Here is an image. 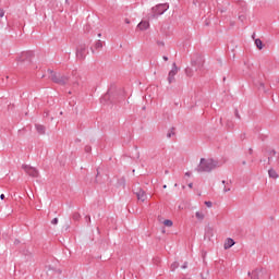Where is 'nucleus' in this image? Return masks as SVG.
I'll list each match as a JSON object with an SVG mask.
<instances>
[{
  "label": "nucleus",
  "mask_w": 279,
  "mask_h": 279,
  "mask_svg": "<svg viewBox=\"0 0 279 279\" xmlns=\"http://www.w3.org/2000/svg\"><path fill=\"white\" fill-rule=\"evenodd\" d=\"M0 199H5V194H1Z\"/></svg>",
  "instance_id": "obj_37"
},
{
  "label": "nucleus",
  "mask_w": 279,
  "mask_h": 279,
  "mask_svg": "<svg viewBox=\"0 0 279 279\" xmlns=\"http://www.w3.org/2000/svg\"><path fill=\"white\" fill-rule=\"evenodd\" d=\"M235 3L236 5H240V8H245V1L243 0H238Z\"/></svg>",
  "instance_id": "obj_24"
},
{
  "label": "nucleus",
  "mask_w": 279,
  "mask_h": 279,
  "mask_svg": "<svg viewBox=\"0 0 279 279\" xmlns=\"http://www.w3.org/2000/svg\"><path fill=\"white\" fill-rule=\"evenodd\" d=\"M48 73L50 74L49 77L51 82H53L54 84H59L60 86H65V84L69 83V76L66 75L58 74L52 70H48Z\"/></svg>",
  "instance_id": "obj_4"
},
{
  "label": "nucleus",
  "mask_w": 279,
  "mask_h": 279,
  "mask_svg": "<svg viewBox=\"0 0 279 279\" xmlns=\"http://www.w3.org/2000/svg\"><path fill=\"white\" fill-rule=\"evenodd\" d=\"M235 117H236L238 119H241V116L239 114V110H235Z\"/></svg>",
  "instance_id": "obj_33"
},
{
  "label": "nucleus",
  "mask_w": 279,
  "mask_h": 279,
  "mask_svg": "<svg viewBox=\"0 0 279 279\" xmlns=\"http://www.w3.org/2000/svg\"><path fill=\"white\" fill-rule=\"evenodd\" d=\"M178 71H180L178 65L175 63L172 64V69H171V71L168 74V82H169V84H173V82H175V75H178Z\"/></svg>",
  "instance_id": "obj_9"
},
{
  "label": "nucleus",
  "mask_w": 279,
  "mask_h": 279,
  "mask_svg": "<svg viewBox=\"0 0 279 279\" xmlns=\"http://www.w3.org/2000/svg\"><path fill=\"white\" fill-rule=\"evenodd\" d=\"M174 186H178V183H175Z\"/></svg>",
  "instance_id": "obj_48"
},
{
  "label": "nucleus",
  "mask_w": 279,
  "mask_h": 279,
  "mask_svg": "<svg viewBox=\"0 0 279 279\" xmlns=\"http://www.w3.org/2000/svg\"><path fill=\"white\" fill-rule=\"evenodd\" d=\"M118 186H125V178H121L120 180H118Z\"/></svg>",
  "instance_id": "obj_23"
},
{
  "label": "nucleus",
  "mask_w": 279,
  "mask_h": 279,
  "mask_svg": "<svg viewBox=\"0 0 279 279\" xmlns=\"http://www.w3.org/2000/svg\"><path fill=\"white\" fill-rule=\"evenodd\" d=\"M243 165H245V161H243Z\"/></svg>",
  "instance_id": "obj_49"
},
{
  "label": "nucleus",
  "mask_w": 279,
  "mask_h": 279,
  "mask_svg": "<svg viewBox=\"0 0 279 279\" xmlns=\"http://www.w3.org/2000/svg\"><path fill=\"white\" fill-rule=\"evenodd\" d=\"M189 267V265L186 263H184V265L182 266V269H186Z\"/></svg>",
  "instance_id": "obj_34"
},
{
  "label": "nucleus",
  "mask_w": 279,
  "mask_h": 279,
  "mask_svg": "<svg viewBox=\"0 0 279 279\" xmlns=\"http://www.w3.org/2000/svg\"><path fill=\"white\" fill-rule=\"evenodd\" d=\"M248 151H250V154H252L254 150H253L252 148H250V150H248Z\"/></svg>",
  "instance_id": "obj_43"
},
{
  "label": "nucleus",
  "mask_w": 279,
  "mask_h": 279,
  "mask_svg": "<svg viewBox=\"0 0 279 279\" xmlns=\"http://www.w3.org/2000/svg\"><path fill=\"white\" fill-rule=\"evenodd\" d=\"M22 169L27 173V175H31V178H38V170L32 166L23 165Z\"/></svg>",
  "instance_id": "obj_7"
},
{
  "label": "nucleus",
  "mask_w": 279,
  "mask_h": 279,
  "mask_svg": "<svg viewBox=\"0 0 279 279\" xmlns=\"http://www.w3.org/2000/svg\"><path fill=\"white\" fill-rule=\"evenodd\" d=\"M228 191H230V189H226V187L223 189L225 193H228Z\"/></svg>",
  "instance_id": "obj_39"
},
{
  "label": "nucleus",
  "mask_w": 279,
  "mask_h": 279,
  "mask_svg": "<svg viewBox=\"0 0 279 279\" xmlns=\"http://www.w3.org/2000/svg\"><path fill=\"white\" fill-rule=\"evenodd\" d=\"M92 53H95V48H90Z\"/></svg>",
  "instance_id": "obj_41"
},
{
  "label": "nucleus",
  "mask_w": 279,
  "mask_h": 279,
  "mask_svg": "<svg viewBox=\"0 0 279 279\" xmlns=\"http://www.w3.org/2000/svg\"><path fill=\"white\" fill-rule=\"evenodd\" d=\"M133 193L138 202H145L147 199V193L141 186L134 187Z\"/></svg>",
  "instance_id": "obj_6"
},
{
  "label": "nucleus",
  "mask_w": 279,
  "mask_h": 279,
  "mask_svg": "<svg viewBox=\"0 0 279 279\" xmlns=\"http://www.w3.org/2000/svg\"><path fill=\"white\" fill-rule=\"evenodd\" d=\"M195 217L198 221H204L205 217H206V211L204 210H198L195 213Z\"/></svg>",
  "instance_id": "obj_13"
},
{
  "label": "nucleus",
  "mask_w": 279,
  "mask_h": 279,
  "mask_svg": "<svg viewBox=\"0 0 279 279\" xmlns=\"http://www.w3.org/2000/svg\"><path fill=\"white\" fill-rule=\"evenodd\" d=\"M163 189H167V185H163Z\"/></svg>",
  "instance_id": "obj_47"
},
{
  "label": "nucleus",
  "mask_w": 279,
  "mask_h": 279,
  "mask_svg": "<svg viewBox=\"0 0 279 279\" xmlns=\"http://www.w3.org/2000/svg\"><path fill=\"white\" fill-rule=\"evenodd\" d=\"M178 267H180V264L178 262H173L170 266V269H171V271H173V270L178 269Z\"/></svg>",
  "instance_id": "obj_22"
},
{
  "label": "nucleus",
  "mask_w": 279,
  "mask_h": 279,
  "mask_svg": "<svg viewBox=\"0 0 279 279\" xmlns=\"http://www.w3.org/2000/svg\"><path fill=\"white\" fill-rule=\"evenodd\" d=\"M189 208V205H179V210H186Z\"/></svg>",
  "instance_id": "obj_26"
},
{
  "label": "nucleus",
  "mask_w": 279,
  "mask_h": 279,
  "mask_svg": "<svg viewBox=\"0 0 279 279\" xmlns=\"http://www.w3.org/2000/svg\"><path fill=\"white\" fill-rule=\"evenodd\" d=\"M270 156H276V150H271Z\"/></svg>",
  "instance_id": "obj_36"
},
{
  "label": "nucleus",
  "mask_w": 279,
  "mask_h": 279,
  "mask_svg": "<svg viewBox=\"0 0 279 279\" xmlns=\"http://www.w3.org/2000/svg\"><path fill=\"white\" fill-rule=\"evenodd\" d=\"M87 54H88V51H86V45H81L76 49V58H77V60H85Z\"/></svg>",
  "instance_id": "obj_8"
},
{
  "label": "nucleus",
  "mask_w": 279,
  "mask_h": 279,
  "mask_svg": "<svg viewBox=\"0 0 279 279\" xmlns=\"http://www.w3.org/2000/svg\"><path fill=\"white\" fill-rule=\"evenodd\" d=\"M222 184H226V181H222Z\"/></svg>",
  "instance_id": "obj_46"
},
{
  "label": "nucleus",
  "mask_w": 279,
  "mask_h": 279,
  "mask_svg": "<svg viewBox=\"0 0 279 279\" xmlns=\"http://www.w3.org/2000/svg\"><path fill=\"white\" fill-rule=\"evenodd\" d=\"M125 23H130V20H125Z\"/></svg>",
  "instance_id": "obj_45"
},
{
  "label": "nucleus",
  "mask_w": 279,
  "mask_h": 279,
  "mask_svg": "<svg viewBox=\"0 0 279 279\" xmlns=\"http://www.w3.org/2000/svg\"><path fill=\"white\" fill-rule=\"evenodd\" d=\"M234 243H235V242H234L233 239L228 238V239L225 241L223 248H225V250H230V247H233Z\"/></svg>",
  "instance_id": "obj_11"
},
{
  "label": "nucleus",
  "mask_w": 279,
  "mask_h": 279,
  "mask_svg": "<svg viewBox=\"0 0 279 279\" xmlns=\"http://www.w3.org/2000/svg\"><path fill=\"white\" fill-rule=\"evenodd\" d=\"M171 136H175V132H173V129L167 133V138H171Z\"/></svg>",
  "instance_id": "obj_25"
},
{
  "label": "nucleus",
  "mask_w": 279,
  "mask_h": 279,
  "mask_svg": "<svg viewBox=\"0 0 279 279\" xmlns=\"http://www.w3.org/2000/svg\"><path fill=\"white\" fill-rule=\"evenodd\" d=\"M191 65L194 66L198 75H204V57H202V54H194L191 60Z\"/></svg>",
  "instance_id": "obj_3"
},
{
  "label": "nucleus",
  "mask_w": 279,
  "mask_h": 279,
  "mask_svg": "<svg viewBox=\"0 0 279 279\" xmlns=\"http://www.w3.org/2000/svg\"><path fill=\"white\" fill-rule=\"evenodd\" d=\"M205 205L207 206V208H213V202L210 201H206Z\"/></svg>",
  "instance_id": "obj_27"
},
{
  "label": "nucleus",
  "mask_w": 279,
  "mask_h": 279,
  "mask_svg": "<svg viewBox=\"0 0 279 279\" xmlns=\"http://www.w3.org/2000/svg\"><path fill=\"white\" fill-rule=\"evenodd\" d=\"M189 189H193V183H190V184H189Z\"/></svg>",
  "instance_id": "obj_40"
},
{
  "label": "nucleus",
  "mask_w": 279,
  "mask_h": 279,
  "mask_svg": "<svg viewBox=\"0 0 279 279\" xmlns=\"http://www.w3.org/2000/svg\"><path fill=\"white\" fill-rule=\"evenodd\" d=\"M16 60L20 66H29L32 60H34V51H24L16 58Z\"/></svg>",
  "instance_id": "obj_2"
},
{
  "label": "nucleus",
  "mask_w": 279,
  "mask_h": 279,
  "mask_svg": "<svg viewBox=\"0 0 279 279\" xmlns=\"http://www.w3.org/2000/svg\"><path fill=\"white\" fill-rule=\"evenodd\" d=\"M162 58H163L165 62H167L169 60V57H167V56H163Z\"/></svg>",
  "instance_id": "obj_35"
},
{
  "label": "nucleus",
  "mask_w": 279,
  "mask_h": 279,
  "mask_svg": "<svg viewBox=\"0 0 279 279\" xmlns=\"http://www.w3.org/2000/svg\"><path fill=\"white\" fill-rule=\"evenodd\" d=\"M259 88H262V90H265V83H259Z\"/></svg>",
  "instance_id": "obj_32"
},
{
  "label": "nucleus",
  "mask_w": 279,
  "mask_h": 279,
  "mask_svg": "<svg viewBox=\"0 0 279 279\" xmlns=\"http://www.w3.org/2000/svg\"><path fill=\"white\" fill-rule=\"evenodd\" d=\"M98 38H101V33L98 34Z\"/></svg>",
  "instance_id": "obj_44"
},
{
  "label": "nucleus",
  "mask_w": 279,
  "mask_h": 279,
  "mask_svg": "<svg viewBox=\"0 0 279 279\" xmlns=\"http://www.w3.org/2000/svg\"><path fill=\"white\" fill-rule=\"evenodd\" d=\"M94 47L96 50H99L104 48V44L101 43V40H97Z\"/></svg>",
  "instance_id": "obj_19"
},
{
  "label": "nucleus",
  "mask_w": 279,
  "mask_h": 279,
  "mask_svg": "<svg viewBox=\"0 0 279 279\" xmlns=\"http://www.w3.org/2000/svg\"><path fill=\"white\" fill-rule=\"evenodd\" d=\"M108 99H110V93L105 94V95L100 98V104H108Z\"/></svg>",
  "instance_id": "obj_17"
},
{
  "label": "nucleus",
  "mask_w": 279,
  "mask_h": 279,
  "mask_svg": "<svg viewBox=\"0 0 279 279\" xmlns=\"http://www.w3.org/2000/svg\"><path fill=\"white\" fill-rule=\"evenodd\" d=\"M35 129L37 130L38 134H45L46 132L45 125L41 124H35Z\"/></svg>",
  "instance_id": "obj_16"
},
{
  "label": "nucleus",
  "mask_w": 279,
  "mask_h": 279,
  "mask_svg": "<svg viewBox=\"0 0 279 279\" xmlns=\"http://www.w3.org/2000/svg\"><path fill=\"white\" fill-rule=\"evenodd\" d=\"M158 221H159L160 223H163V225L166 226V228H171V227L173 226V221H172V220H169V219L165 220V219H162L161 217H159V218H158Z\"/></svg>",
  "instance_id": "obj_14"
},
{
  "label": "nucleus",
  "mask_w": 279,
  "mask_h": 279,
  "mask_svg": "<svg viewBox=\"0 0 279 279\" xmlns=\"http://www.w3.org/2000/svg\"><path fill=\"white\" fill-rule=\"evenodd\" d=\"M213 236H215V229L213 227H206L205 228V241H211Z\"/></svg>",
  "instance_id": "obj_10"
},
{
  "label": "nucleus",
  "mask_w": 279,
  "mask_h": 279,
  "mask_svg": "<svg viewBox=\"0 0 279 279\" xmlns=\"http://www.w3.org/2000/svg\"><path fill=\"white\" fill-rule=\"evenodd\" d=\"M169 10V4H158L151 9V14L149 15V19H158V16H162L163 13H166Z\"/></svg>",
  "instance_id": "obj_5"
},
{
  "label": "nucleus",
  "mask_w": 279,
  "mask_h": 279,
  "mask_svg": "<svg viewBox=\"0 0 279 279\" xmlns=\"http://www.w3.org/2000/svg\"><path fill=\"white\" fill-rule=\"evenodd\" d=\"M90 150H92V147L90 146H85V151L88 154V153H90Z\"/></svg>",
  "instance_id": "obj_31"
},
{
  "label": "nucleus",
  "mask_w": 279,
  "mask_h": 279,
  "mask_svg": "<svg viewBox=\"0 0 279 279\" xmlns=\"http://www.w3.org/2000/svg\"><path fill=\"white\" fill-rule=\"evenodd\" d=\"M268 175H269V178H272V180H278V178H279L278 172H276V170H274V169L268 170Z\"/></svg>",
  "instance_id": "obj_15"
},
{
  "label": "nucleus",
  "mask_w": 279,
  "mask_h": 279,
  "mask_svg": "<svg viewBox=\"0 0 279 279\" xmlns=\"http://www.w3.org/2000/svg\"><path fill=\"white\" fill-rule=\"evenodd\" d=\"M5 16V11L3 9H0V19H3Z\"/></svg>",
  "instance_id": "obj_28"
},
{
  "label": "nucleus",
  "mask_w": 279,
  "mask_h": 279,
  "mask_svg": "<svg viewBox=\"0 0 279 279\" xmlns=\"http://www.w3.org/2000/svg\"><path fill=\"white\" fill-rule=\"evenodd\" d=\"M239 21H241V23H243V21H245V15H239Z\"/></svg>",
  "instance_id": "obj_30"
},
{
  "label": "nucleus",
  "mask_w": 279,
  "mask_h": 279,
  "mask_svg": "<svg viewBox=\"0 0 279 279\" xmlns=\"http://www.w3.org/2000/svg\"><path fill=\"white\" fill-rule=\"evenodd\" d=\"M45 117H49V112H46V113H45Z\"/></svg>",
  "instance_id": "obj_42"
},
{
  "label": "nucleus",
  "mask_w": 279,
  "mask_h": 279,
  "mask_svg": "<svg viewBox=\"0 0 279 279\" xmlns=\"http://www.w3.org/2000/svg\"><path fill=\"white\" fill-rule=\"evenodd\" d=\"M138 29H141L142 32H144L145 29H149V22L148 21H142L138 25H137Z\"/></svg>",
  "instance_id": "obj_12"
},
{
  "label": "nucleus",
  "mask_w": 279,
  "mask_h": 279,
  "mask_svg": "<svg viewBox=\"0 0 279 279\" xmlns=\"http://www.w3.org/2000/svg\"><path fill=\"white\" fill-rule=\"evenodd\" d=\"M219 162L215 159L201 158L199 165L196 168L198 173H210L213 169H217Z\"/></svg>",
  "instance_id": "obj_1"
},
{
  "label": "nucleus",
  "mask_w": 279,
  "mask_h": 279,
  "mask_svg": "<svg viewBox=\"0 0 279 279\" xmlns=\"http://www.w3.org/2000/svg\"><path fill=\"white\" fill-rule=\"evenodd\" d=\"M185 74L187 75V77H193V69L186 68L185 69Z\"/></svg>",
  "instance_id": "obj_21"
},
{
  "label": "nucleus",
  "mask_w": 279,
  "mask_h": 279,
  "mask_svg": "<svg viewBox=\"0 0 279 279\" xmlns=\"http://www.w3.org/2000/svg\"><path fill=\"white\" fill-rule=\"evenodd\" d=\"M51 223H52V226H58V218H53V219L51 220Z\"/></svg>",
  "instance_id": "obj_29"
},
{
  "label": "nucleus",
  "mask_w": 279,
  "mask_h": 279,
  "mask_svg": "<svg viewBox=\"0 0 279 279\" xmlns=\"http://www.w3.org/2000/svg\"><path fill=\"white\" fill-rule=\"evenodd\" d=\"M248 276H251V279H259L258 270H253L252 272H248Z\"/></svg>",
  "instance_id": "obj_18"
},
{
  "label": "nucleus",
  "mask_w": 279,
  "mask_h": 279,
  "mask_svg": "<svg viewBox=\"0 0 279 279\" xmlns=\"http://www.w3.org/2000/svg\"><path fill=\"white\" fill-rule=\"evenodd\" d=\"M255 45H256V47H257V49H263V40H260V39H255Z\"/></svg>",
  "instance_id": "obj_20"
},
{
  "label": "nucleus",
  "mask_w": 279,
  "mask_h": 279,
  "mask_svg": "<svg viewBox=\"0 0 279 279\" xmlns=\"http://www.w3.org/2000/svg\"><path fill=\"white\" fill-rule=\"evenodd\" d=\"M185 175H186L187 178H191V172H185Z\"/></svg>",
  "instance_id": "obj_38"
}]
</instances>
